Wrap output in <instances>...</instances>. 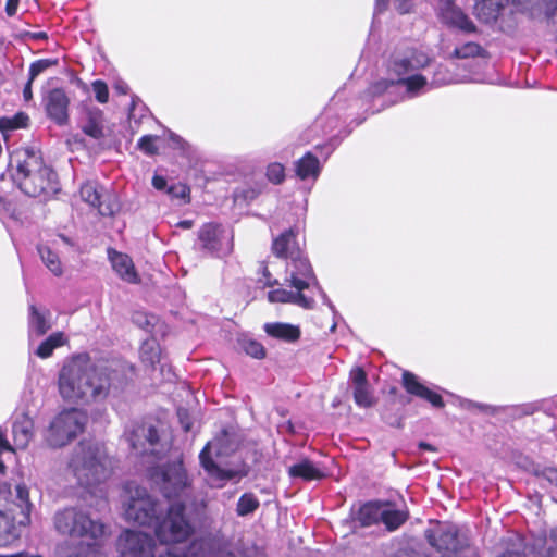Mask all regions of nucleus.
<instances>
[{"mask_svg": "<svg viewBox=\"0 0 557 557\" xmlns=\"http://www.w3.org/2000/svg\"><path fill=\"white\" fill-rule=\"evenodd\" d=\"M58 64L57 59H40L33 62L29 66L28 77L34 81L39 74L44 73L49 67Z\"/></svg>", "mask_w": 557, "mask_h": 557, "instance_id": "nucleus-42", "label": "nucleus"}, {"mask_svg": "<svg viewBox=\"0 0 557 557\" xmlns=\"http://www.w3.org/2000/svg\"><path fill=\"white\" fill-rule=\"evenodd\" d=\"M529 549L519 541L512 548L504 552L499 557H531ZM532 557H557V548L548 549L544 555H533Z\"/></svg>", "mask_w": 557, "mask_h": 557, "instance_id": "nucleus-40", "label": "nucleus"}, {"mask_svg": "<svg viewBox=\"0 0 557 557\" xmlns=\"http://www.w3.org/2000/svg\"><path fill=\"white\" fill-rule=\"evenodd\" d=\"M201 248L207 252L223 258L233 250V234L221 224L207 223L198 233Z\"/></svg>", "mask_w": 557, "mask_h": 557, "instance_id": "nucleus-14", "label": "nucleus"}, {"mask_svg": "<svg viewBox=\"0 0 557 557\" xmlns=\"http://www.w3.org/2000/svg\"><path fill=\"white\" fill-rule=\"evenodd\" d=\"M152 186L157 189V190H162V191H165L166 193V189L169 188L170 185H168V182L165 180V177L161 176V175H158L156 174L153 177H152Z\"/></svg>", "mask_w": 557, "mask_h": 557, "instance_id": "nucleus-51", "label": "nucleus"}, {"mask_svg": "<svg viewBox=\"0 0 557 557\" xmlns=\"http://www.w3.org/2000/svg\"><path fill=\"white\" fill-rule=\"evenodd\" d=\"M330 110L323 113L317 121H315V127H324V124L326 120L329 119Z\"/></svg>", "mask_w": 557, "mask_h": 557, "instance_id": "nucleus-60", "label": "nucleus"}, {"mask_svg": "<svg viewBox=\"0 0 557 557\" xmlns=\"http://www.w3.org/2000/svg\"><path fill=\"white\" fill-rule=\"evenodd\" d=\"M65 343L66 338L62 332L52 333L40 343L34 354L41 359L49 358L55 348L63 346Z\"/></svg>", "mask_w": 557, "mask_h": 557, "instance_id": "nucleus-36", "label": "nucleus"}, {"mask_svg": "<svg viewBox=\"0 0 557 557\" xmlns=\"http://www.w3.org/2000/svg\"><path fill=\"white\" fill-rule=\"evenodd\" d=\"M16 163L13 180L18 188L30 197L53 194L58 190L57 174L46 166L41 158L33 150L14 152L11 165Z\"/></svg>", "mask_w": 557, "mask_h": 557, "instance_id": "nucleus-4", "label": "nucleus"}, {"mask_svg": "<svg viewBox=\"0 0 557 557\" xmlns=\"http://www.w3.org/2000/svg\"><path fill=\"white\" fill-rule=\"evenodd\" d=\"M122 382L119 369L97 366L87 352H81L64 360L58 387L64 400L89 405L103 401Z\"/></svg>", "mask_w": 557, "mask_h": 557, "instance_id": "nucleus-1", "label": "nucleus"}, {"mask_svg": "<svg viewBox=\"0 0 557 557\" xmlns=\"http://www.w3.org/2000/svg\"><path fill=\"white\" fill-rule=\"evenodd\" d=\"M108 256L113 270L123 281L132 284L138 283V274L127 255L109 249Z\"/></svg>", "mask_w": 557, "mask_h": 557, "instance_id": "nucleus-23", "label": "nucleus"}, {"mask_svg": "<svg viewBox=\"0 0 557 557\" xmlns=\"http://www.w3.org/2000/svg\"><path fill=\"white\" fill-rule=\"evenodd\" d=\"M267 177L273 184H281L285 178V168L282 163L273 162L267 168Z\"/></svg>", "mask_w": 557, "mask_h": 557, "instance_id": "nucleus-46", "label": "nucleus"}, {"mask_svg": "<svg viewBox=\"0 0 557 557\" xmlns=\"http://www.w3.org/2000/svg\"><path fill=\"white\" fill-rule=\"evenodd\" d=\"M153 529L156 537L163 544L185 542L195 532V525L182 502L172 503L165 515H159Z\"/></svg>", "mask_w": 557, "mask_h": 557, "instance_id": "nucleus-9", "label": "nucleus"}, {"mask_svg": "<svg viewBox=\"0 0 557 557\" xmlns=\"http://www.w3.org/2000/svg\"><path fill=\"white\" fill-rule=\"evenodd\" d=\"M122 506L125 519L143 527H153L159 515L164 513L159 499L132 482L123 488Z\"/></svg>", "mask_w": 557, "mask_h": 557, "instance_id": "nucleus-8", "label": "nucleus"}, {"mask_svg": "<svg viewBox=\"0 0 557 557\" xmlns=\"http://www.w3.org/2000/svg\"><path fill=\"white\" fill-rule=\"evenodd\" d=\"M91 86L97 101L100 103H107L109 100V89L107 84L101 79H97Z\"/></svg>", "mask_w": 557, "mask_h": 557, "instance_id": "nucleus-48", "label": "nucleus"}, {"mask_svg": "<svg viewBox=\"0 0 557 557\" xmlns=\"http://www.w3.org/2000/svg\"><path fill=\"white\" fill-rule=\"evenodd\" d=\"M288 475L293 479H302L305 481L319 480L324 476V472L308 458L299 460L288 468Z\"/></svg>", "mask_w": 557, "mask_h": 557, "instance_id": "nucleus-29", "label": "nucleus"}, {"mask_svg": "<svg viewBox=\"0 0 557 557\" xmlns=\"http://www.w3.org/2000/svg\"><path fill=\"white\" fill-rule=\"evenodd\" d=\"M159 557H190L187 550H182L177 547L168 548L165 553L160 554Z\"/></svg>", "mask_w": 557, "mask_h": 557, "instance_id": "nucleus-52", "label": "nucleus"}, {"mask_svg": "<svg viewBox=\"0 0 557 557\" xmlns=\"http://www.w3.org/2000/svg\"><path fill=\"white\" fill-rule=\"evenodd\" d=\"M260 506V502L252 493L243 494L236 505V513L239 517L248 516L255 512Z\"/></svg>", "mask_w": 557, "mask_h": 557, "instance_id": "nucleus-38", "label": "nucleus"}, {"mask_svg": "<svg viewBox=\"0 0 557 557\" xmlns=\"http://www.w3.org/2000/svg\"><path fill=\"white\" fill-rule=\"evenodd\" d=\"M55 529L72 539H78L81 549L76 557H101L104 525L76 508H67L54 517Z\"/></svg>", "mask_w": 557, "mask_h": 557, "instance_id": "nucleus-3", "label": "nucleus"}, {"mask_svg": "<svg viewBox=\"0 0 557 557\" xmlns=\"http://www.w3.org/2000/svg\"><path fill=\"white\" fill-rule=\"evenodd\" d=\"M550 537L554 542L557 543V527L555 529L552 530L550 532Z\"/></svg>", "mask_w": 557, "mask_h": 557, "instance_id": "nucleus-64", "label": "nucleus"}, {"mask_svg": "<svg viewBox=\"0 0 557 557\" xmlns=\"http://www.w3.org/2000/svg\"><path fill=\"white\" fill-rule=\"evenodd\" d=\"M69 467L79 485L91 487L108 478L110 460L103 444L94 441L81 442L73 451Z\"/></svg>", "mask_w": 557, "mask_h": 557, "instance_id": "nucleus-6", "label": "nucleus"}, {"mask_svg": "<svg viewBox=\"0 0 557 557\" xmlns=\"http://www.w3.org/2000/svg\"><path fill=\"white\" fill-rule=\"evenodd\" d=\"M87 416L79 409H69L60 412L50 422L46 441L51 447H62L84 431Z\"/></svg>", "mask_w": 557, "mask_h": 557, "instance_id": "nucleus-11", "label": "nucleus"}, {"mask_svg": "<svg viewBox=\"0 0 557 557\" xmlns=\"http://www.w3.org/2000/svg\"><path fill=\"white\" fill-rule=\"evenodd\" d=\"M121 557H156L154 539L145 532L125 530L119 537Z\"/></svg>", "mask_w": 557, "mask_h": 557, "instance_id": "nucleus-15", "label": "nucleus"}, {"mask_svg": "<svg viewBox=\"0 0 557 557\" xmlns=\"http://www.w3.org/2000/svg\"><path fill=\"white\" fill-rule=\"evenodd\" d=\"M295 173L301 181L315 182L320 176L322 165L319 159L311 152H307L304 157L294 163Z\"/></svg>", "mask_w": 557, "mask_h": 557, "instance_id": "nucleus-25", "label": "nucleus"}, {"mask_svg": "<svg viewBox=\"0 0 557 557\" xmlns=\"http://www.w3.org/2000/svg\"><path fill=\"white\" fill-rule=\"evenodd\" d=\"M430 58L426 53L413 48L395 52L387 65L388 77L376 82L370 87L372 96H379L391 88L405 89L408 97L418 96L428 85V79L413 72L426 66Z\"/></svg>", "mask_w": 557, "mask_h": 557, "instance_id": "nucleus-2", "label": "nucleus"}, {"mask_svg": "<svg viewBox=\"0 0 557 557\" xmlns=\"http://www.w3.org/2000/svg\"><path fill=\"white\" fill-rule=\"evenodd\" d=\"M461 407L468 409V410H472V409H479L481 411H485V412H491V413H495L496 412V409L492 406H488V405H484V404H478V403H473L471 400H462L460 403Z\"/></svg>", "mask_w": 557, "mask_h": 557, "instance_id": "nucleus-50", "label": "nucleus"}, {"mask_svg": "<svg viewBox=\"0 0 557 557\" xmlns=\"http://www.w3.org/2000/svg\"><path fill=\"white\" fill-rule=\"evenodd\" d=\"M382 505L380 502H369L360 506L354 516V520L361 527H369L381 522Z\"/></svg>", "mask_w": 557, "mask_h": 557, "instance_id": "nucleus-31", "label": "nucleus"}, {"mask_svg": "<svg viewBox=\"0 0 557 557\" xmlns=\"http://www.w3.org/2000/svg\"><path fill=\"white\" fill-rule=\"evenodd\" d=\"M429 544L438 552L460 554L463 549L458 535V528L449 522H436L425 530Z\"/></svg>", "mask_w": 557, "mask_h": 557, "instance_id": "nucleus-16", "label": "nucleus"}, {"mask_svg": "<svg viewBox=\"0 0 557 557\" xmlns=\"http://www.w3.org/2000/svg\"><path fill=\"white\" fill-rule=\"evenodd\" d=\"M295 292L277 288L268 293L270 302L294 304L304 309H312L314 307V299L305 295V289L295 288Z\"/></svg>", "mask_w": 557, "mask_h": 557, "instance_id": "nucleus-22", "label": "nucleus"}, {"mask_svg": "<svg viewBox=\"0 0 557 557\" xmlns=\"http://www.w3.org/2000/svg\"><path fill=\"white\" fill-rule=\"evenodd\" d=\"M47 315H49L48 311H40L35 305H29L28 334L30 339L34 336H42L51 329Z\"/></svg>", "mask_w": 557, "mask_h": 557, "instance_id": "nucleus-28", "label": "nucleus"}, {"mask_svg": "<svg viewBox=\"0 0 557 557\" xmlns=\"http://www.w3.org/2000/svg\"><path fill=\"white\" fill-rule=\"evenodd\" d=\"M140 360L148 367L154 368L161 362V348L154 338L146 339L139 350Z\"/></svg>", "mask_w": 557, "mask_h": 557, "instance_id": "nucleus-35", "label": "nucleus"}, {"mask_svg": "<svg viewBox=\"0 0 557 557\" xmlns=\"http://www.w3.org/2000/svg\"><path fill=\"white\" fill-rule=\"evenodd\" d=\"M38 253L44 264L51 273H53L55 276L62 275L63 268L58 253L52 251L48 246L44 245L38 246Z\"/></svg>", "mask_w": 557, "mask_h": 557, "instance_id": "nucleus-37", "label": "nucleus"}, {"mask_svg": "<svg viewBox=\"0 0 557 557\" xmlns=\"http://www.w3.org/2000/svg\"><path fill=\"white\" fill-rule=\"evenodd\" d=\"M33 82L34 81H30V78L28 77V81L23 89V97H24L25 101H29L33 98V92H32Z\"/></svg>", "mask_w": 557, "mask_h": 557, "instance_id": "nucleus-57", "label": "nucleus"}, {"mask_svg": "<svg viewBox=\"0 0 557 557\" xmlns=\"http://www.w3.org/2000/svg\"><path fill=\"white\" fill-rule=\"evenodd\" d=\"M18 0H8L5 11L9 16H13L17 10Z\"/></svg>", "mask_w": 557, "mask_h": 557, "instance_id": "nucleus-56", "label": "nucleus"}, {"mask_svg": "<svg viewBox=\"0 0 557 557\" xmlns=\"http://www.w3.org/2000/svg\"><path fill=\"white\" fill-rule=\"evenodd\" d=\"M169 141L171 148L180 150L183 154L189 153L190 145L175 133H169Z\"/></svg>", "mask_w": 557, "mask_h": 557, "instance_id": "nucleus-49", "label": "nucleus"}, {"mask_svg": "<svg viewBox=\"0 0 557 557\" xmlns=\"http://www.w3.org/2000/svg\"><path fill=\"white\" fill-rule=\"evenodd\" d=\"M311 286H313V287H315V288L318 289V292L320 293V295H321V297H322L323 302H324L325 305H327V306H329V308H330L332 311H334V310H335L334 305L331 302L330 298H329V297H327V295L324 293V290L319 286V284H318V281H317V280H315V283H314V282H312V283L310 284V286H309L307 289H309Z\"/></svg>", "mask_w": 557, "mask_h": 557, "instance_id": "nucleus-53", "label": "nucleus"}, {"mask_svg": "<svg viewBox=\"0 0 557 557\" xmlns=\"http://www.w3.org/2000/svg\"><path fill=\"white\" fill-rule=\"evenodd\" d=\"M461 82H463V79L454 74L448 67L438 65L434 71L431 84L438 87Z\"/></svg>", "mask_w": 557, "mask_h": 557, "instance_id": "nucleus-39", "label": "nucleus"}, {"mask_svg": "<svg viewBox=\"0 0 557 557\" xmlns=\"http://www.w3.org/2000/svg\"><path fill=\"white\" fill-rule=\"evenodd\" d=\"M127 441L132 450L143 457L151 458L148 465L154 460H161L160 454L165 450V446L160 444L158 432L154 426L145 423H134L126 432Z\"/></svg>", "mask_w": 557, "mask_h": 557, "instance_id": "nucleus-13", "label": "nucleus"}, {"mask_svg": "<svg viewBox=\"0 0 557 557\" xmlns=\"http://www.w3.org/2000/svg\"><path fill=\"white\" fill-rule=\"evenodd\" d=\"M15 506L20 508L21 517L0 511V546H7L20 537V528L30 522L32 504L28 499V490L24 485H16Z\"/></svg>", "mask_w": 557, "mask_h": 557, "instance_id": "nucleus-12", "label": "nucleus"}, {"mask_svg": "<svg viewBox=\"0 0 557 557\" xmlns=\"http://www.w3.org/2000/svg\"><path fill=\"white\" fill-rule=\"evenodd\" d=\"M149 475L166 498L189 496L190 494V479L183 466L182 456L176 451L166 463L149 467Z\"/></svg>", "mask_w": 557, "mask_h": 557, "instance_id": "nucleus-10", "label": "nucleus"}, {"mask_svg": "<svg viewBox=\"0 0 557 557\" xmlns=\"http://www.w3.org/2000/svg\"><path fill=\"white\" fill-rule=\"evenodd\" d=\"M436 16L443 25L450 29L466 34L476 32L474 23L454 0H438Z\"/></svg>", "mask_w": 557, "mask_h": 557, "instance_id": "nucleus-17", "label": "nucleus"}, {"mask_svg": "<svg viewBox=\"0 0 557 557\" xmlns=\"http://www.w3.org/2000/svg\"><path fill=\"white\" fill-rule=\"evenodd\" d=\"M242 347L245 350V352L256 359H262L265 356V349L257 341L253 339H244L242 342Z\"/></svg>", "mask_w": 557, "mask_h": 557, "instance_id": "nucleus-44", "label": "nucleus"}, {"mask_svg": "<svg viewBox=\"0 0 557 557\" xmlns=\"http://www.w3.org/2000/svg\"><path fill=\"white\" fill-rule=\"evenodd\" d=\"M166 194L171 199H180L184 202L189 201L190 189L186 184L174 183L169 186Z\"/></svg>", "mask_w": 557, "mask_h": 557, "instance_id": "nucleus-43", "label": "nucleus"}, {"mask_svg": "<svg viewBox=\"0 0 557 557\" xmlns=\"http://www.w3.org/2000/svg\"><path fill=\"white\" fill-rule=\"evenodd\" d=\"M158 137L152 135H145L138 140V148L148 156H154L158 153V147L154 141Z\"/></svg>", "mask_w": 557, "mask_h": 557, "instance_id": "nucleus-47", "label": "nucleus"}, {"mask_svg": "<svg viewBox=\"0 0 557 557\" xmlns=\"http://www.w3.org/2000/svg\"><path fill=\"white\" fill-rule=\"evenodd\" d=\"M134 321L136 323H138L141 327H147L148 325L151 324V321L150 319L146 315V314H143V313H135L134 317H133Z\"/></svg>", "mask_w": 557, "mask_h": 557, "instance_id": "nucleus-54", "label": "nucleus"}, {"mask_svg": "<svg viewBox=\"0 0 557 557\" xmlns=\"http://www.w3.org/2000/svg\"><path fill=\"white\" fill-rule=\"evenodd\" d=\"M79 195L83 201L96 208L103 216L113 215L119 206L107 190L97 182H86L81 186Z\"/></svg>", "mask_w": 557, "mask_h": 557, "instance_id": "nucleus-18", "label": "nucleus"}, {"mask_svg": "<svg viewBox=\"0 0 557 557\" xmlns=\"http://www.w3.org/2000/svg\"><path fill=\"white\" fill-rule=\"evenodd\" d=\"M482 48L475 42H467L454 50V55L459 59L476 57L481 53Z\"/></svg>", "mask_w": 557, "mask_h": 557, "instance_id": "nucleus-45", "label": "nucleus"}, {"mask_svg": "<svg viewBox=\"0 0 557 557\" xmlns=\"http://www.w3.org/2000/svg\"><path fill=\"white\" fill-rule=\"evenodd\" d=\"M272 250L276 257L287 260L285 281L292 287L306 289L312 282L315 283L312 267L296 240L295 230L290 228L276 237Z\"/></svg>", "mask_w": 557, "mask_h": 557, "instance_id": "nucleus-7", "label": "nucleus"}, {"mask_svg": "<svg viewBox=\"0 0 557 557\" xmlns=\"http://www.w3.org/2000/svg\"><path fill=\"white\" fill-rule=\"evenodd\" d=\"M28 122V116L24 113H18L13 117H1L0 119V132L7 137L8 132L14 131L21 127H25Z\"/></svg>", "mask_w": 557, "mask_h": 557, "instance_id": "nucleus-41", "label": "nucleus"}, {"mask_svg": "<svg viewBox=\"0 0 557 557\" xmlns=\"http://www.w3.org/2000/svg\"><path fill=\"white\" fill-rule=\"evenodd\" d=\"M382 512L381 522L384 523L388 531L397 530L405 523L408 517L406 511L396 509L388 503H383Z\"/></svg>", "mask_w": 557, "mask_h": 557, "instance_id": "nucleus-34", "label": "nucleus"}, {"mask_svg": "<svg viewBox=\"0 0 557 557\" xmlns=\"http://www.w3.org/2000/svg\"><path fill=\"white\" fill-rule=\"evenodd\" d=\"M337 126V120L336 119H332L331 122H330V125L327 126V129H324L323 133L324 134H329L331 132H333V129Z\"/></svg>", "mask_w": 557, "mask_h": 557, "instance_id": "nucleus-63", "label": "nucleus"}, {"mask_svg": "<svg viewBox=\"0 0 557 557\" xmlns=\"http://www.w3.org/2000/svg\"><path fill=\"white\" fill-rule=\"evenodd\" d=\"M177 226L184 230H189L193 227V221L190 220H183L177 223Z\"/></svg>", "mask_w": 557, "mask_h": 557, "instance_id": "nucleus-62", "label": "nucleus"}, {"mask_svg": "<svg viewBox=\"0 0 557 557\" xmlns=\"http://www.w3.org/2000/svg\"><path fill=\"white\" fill-rule=\"evenodd\" d=\"M403 386L407 393L429 401L435 408H443L444 400L440 394L421 383L418 376L409 371L403 373Z\"/></svg>", "mask_w": 557, "mask_h": 557, "instance_id": "nucleus-19", "label": "nucleus"}, {"mask_svg": "<svg viewBox=\"0 0 557 557\" xmlns=\"http://www.w3.org/2000/svg\"><path fill=\"white\" fill-rule=\"evenodd\" d=\"M69 103L70 100L63 89H52L46 98V111L48 116L59 125L66 124L69 120Z\"/></svg>", "mask_w": 557, "mask_h": 557, "instance_id": "nucleus-20", "label": "nucleus"}, {"mask_svg": "<svg viewBox=\"0 0 557 557\" xmlns=\"http://www.w3.org/2000/svg\"><path fill=\"white\" fill-rule=\"evenodd\" d=\"M82 131L94 139H100L103 134V112L98 108L86 110L85 119L82 122Z\"/></svg>", "mask_w": 557, "mask_h": 557, "instance_id": "nucleus-27", "label": "nucleus"}, {"mask_svg": "<svg viewBox=\"0 0 557 557\" xmlns=\"http://www.w3.org/2000/svg\"><path fill=\"white\" fill-rule=\"evenodd\" d=\"M264 331L269 336L286 342H295L300 336V330L297 326L282 322L265 323Z\"/></svg>", "mask_w": 557, "mask_h": 557, "instance_id": "nucleus-32", "label": "nucleus"}, {"mask_svg": "<svg viewBox=\"0 0 557 557\" xmlns=\"http://www.w3.org/2000/svg\"><path fill=\"white\" fill-rule=\"evenodd\" d=\"M220 542L213 537H201L193 541L187 549L190 557H221Z\"/></svg>", "mask_w": 557, "mask_h": 557, "instance_id": "nucleus-30", "label": "nucleus"}, {"mask_svg": "<svg viewBox=\"0 0 557 557\" xmlns=\"http://www.w3.org/2000/svg\"><path fill=\"white\" fill-rule=\"evenodd\" d=\"M518 11L531 16L549 15L557 9V0H510Z\"/></svg>", "mask_w": 557, "mask_h": 557, "instance_id": "nucleus-26", "label": "nucleus"}, {"mask_svg": "<svg viewBox=\"0 0 557 557\" xmlns=\"http://www.w3.org/2000/svg\"><path fill=\"white\" fill-rule=\"evenodd\" d=\"M114 88L117 92L122 94V95H126L127 91H128V86L126 83L124 82H117L115 85H114Z\"/></svg>", "mask_w": 557, "mask_h": 557, "instance_id": "nucleus-59", "label": "nucleus"}, {"mask_svg": "<svg viewBox=\"0 0 557 557\" xmlns=\"http://www.w3.org/2000/svg\"><path fill=\"white\" fill-rule=\"evenodd\" d=\"M4 449H9L11 450V446L9 445L8 441L5 440V437L0 433V453ZM4 463L0 460V472L2 473L4 471Z\"/></svg>", "mask_w": 557, "mask_h": 557, "instance_id": "nucleus-55", "label": "nucleus"}, {"mask_svg": "<svg viewBox=\"0 0 557 557\" xmlns=\"http://www.w3.org/2000/svg\"><path fill=\"white\" fill-rule=\"evenodd\" d=\"M508 3L509 2H503L499 0H496V1L492 0V1H488V3H475V7H474L475 14H476L478 18L483 21L484 23H493L498 18L502 10Z\"/></svg>", "mask_w": 557, "mask_h": 557, "instance_id": "nucleus-33", "label": "nucleus"}, {"mask_svg": "<svg viewBox=\"0 0 557 557\" xmlns=\"http://www.w3.org/2000/svg\"><path fill=\"white\" fill-rule=\"evenodd\" d=\"M389 0H375V14L383 12Z\"/></svg>", "mask_w": 557, "mask_h": 557, "instance_id": "nucleus-58", "label": "nucleus"}, {"mask_svg": "<svg viewBox=\"0 0 557 557\" xmlns=\"http://www.w3.org/2000/svg\"><path fill=\"white\" fill-rule=\"evenodd\" d=\"M350 379L352 382L355 403L362 408L373 406L375 400L370 389L366 372L361 368L352 369Z\"/></svg>", "mask_w": 557, "mask_h": 557, "instance_id": "nucleus-21", "label": "nucleus"}, {"mask_svg": "<svg viewBox=\"0 0 557 557\" xmlns=\"http://www.w3.org/2000/svg\"><path fill=\"white\" fill-rule=\"evenodd\" d=\"M34 423L25 413L16 416L12 424V436L15 448L24 449L33 437Z\"/></svg>", "mask_w": 557, "mask_h": 557, "instance_id": "nucleus-24", "label": "nucleus"}, {"mask_svg": "<svg viewBox=\"0 0 557 557\" xmlns=\"http://www.w3.org/2000/svg\"><path fill=\"white\" fill-rule=\"evenodd\" d=\"M238 447L236 435L227 430H223L207 445L199 454L200 465L207 473V480L211 487L221 488L231 480H240L247 475L244 468L223 469L214 457L221 458L231 455Z\"/></svg>", "mask_w": 557, "mask_h": 557, "instance_id": "nucleus-5", "label": "nucleus"}, {"mask_svg": "<svg viewBox=\"0 0 557 557\" xmlns=\"http://www.w3.org/2000/svg\"><path fill=\"white\" fill-rule=\"evenodd\" d=\"M262 273H263V276L265 277V281H264V284H265V285H268V286H272L273 284H276V283H277V281H276V280H274L273 282H272V281H270V276H271V274H270V272H269L268 268H265V267H264V268H263Z\"/></svg>", "mask_w": 557, "mask_h": 557, "instance_id": "nucleus-61", "label": "nucleus"}]
</instances>
